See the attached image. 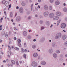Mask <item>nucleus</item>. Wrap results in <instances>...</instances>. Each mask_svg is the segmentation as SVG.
I'll use <instances>...</instances> for the list:
<instances>
[{
	"instance_id": "nucleus-46",
	"label": "nucleus",
	"mask_w": 67,
	"mask_h": 67,
	"mask_svg": "<svg viewBox=\"0 0 67 67\" xmlns=\"http://www.w3.org/2000/svg\"><path fill=\"white\" fill-rule=\"evenodd\" d=\"M35 18H37L38 17V15L37 14L35 15Z\"/></svg>"
},
{
	"instance_id": "nucleus-54",
	"label": "nucleus",
	"mask_w": 67,
	"mask_h": 67,
	"mask_svg": "<svg viewBox=\"0 0 67 67\" xmlns=\"http://www.w3.org/2000/svg\"><path fill=\"white\" fill-rule=\"evenodd\" d=\"M11 4H10L9 6V8H11Z\"/></svg>"
},
{
	"instance_id": "nucleus-16",
	"label": "nucleus",
	"mask_w": 67,
	"mask_h": 67,
	"mask_svg": "<svg viewBox=\"0 0 67 67\" xmlns=\"http://www.w3.org/2000/svg\"><path fill=\"white\" fill-rule=\"evenodd\" d=\"M23 35L24 36H27V32L25 31L23 32Z\"/></svg>"
},
{
	"instance_id": "nucleus-17",
	"label": "nucleus",
	"mask_w": 67,
	"mask_h": 67,
	"mask_svg": "<svg viewBox=\"0 0 67 67\" xmlns=\"http://www.w3.org/2000/svg\"><path fill=\"white\" fill-rule=\"evenodd\" d=\"M53 57H54V58H57L58 57L57 54L56 53H54L53 54Z\"/></svg>"
},
{
	"instance_id": "nucleus-15",
	"label": "nucleus",
	"mask_w": 67,
	"mask_h": 67,
	"mask_svg": "<svg viewBox=\"0 0 67 67\" xmlns=\"http://www.w3.org/2000/svg\"><path fill=\"white\" fill-rule=\"evenodd\" d=\"M60 4V2L59 1H57L55 2V4L56 5H58Z\"/></svg>"
},
{
	"instance_id": "nucleus-8",
	"label": "nucleus",
	"mask_w": 67,
	"mask_h": 67,
	"mask_svg": "<svg viewBox=\"0 0 67 67\" xmlns=\"http://www.w3.org/2000/svg\"><path fill=\"white\" fill-rule=\"evenodd\" d=\"M19 11L20 13H23L24 9L23 7H20L19 8Z\"/></svg>"
},
{
	"instance_id": "nucleus-59",
	"label": "nucleus",
	"mask_w": 67,
	"mask_h": 67,
	"mask_svg": "<svg viewBox=\"0 0 67 67\" xmlns=\"http://www.w3.org/2000/svg\"><path fill=\"white\" fill-rule=\"evenodd\" d=\"M2 40H0V43H2Z\"/></svg>"
},
{
	"instance_id": "nucleus-41",
	"label": "nucleus",
	"mask_w": 67,
	"mask_h": 67,
	"mask_svg": "<svg viewBox=\"0 0 67 67\" xmlns=\"http://www.w3.org/2000/svg\"><path fill=\"white\" fill-rule=\"evenodd\" d=\"M61 19H59L57 21V22H58L59 23H60V22H61Z\"/></svg>"
},
{
	"instance_id": "nucleus-6",
	"label": "nucleus",
	"mask_w": 67,
	"mask_h": 67,
	"mask_svg": "<svg viewBox=\"0 0 67 67\" xmlns=\"http://www.w3.org/2000/svg\"><path fill=\"white\" fill-rule=\"evenodd\" d=\"M58 19H59V17L57 16H54L53 18V20L54 21H56L58 20Z\"/></svg>"
},
{
	"instance_id": "nucleus-58",
	"label": "nucleus",
	"mask_w": 67,
	"mask_h": 67,
	"mask_svg": "<svg viewBox=\"0 0 67 67\" xmlns=\"http://www.w3.org/2000/svg\"><path fill=\"white\" fill-rule=\"evenodd\" d=\"M41 0H38V2H41Z\"/></svg>"
},
{
	"instance_id": "nucleus-19",
	"label": "nucleus",
	"mask_w": 67,
	"mask_h": 67,
	"mask_svg": "<svg viewBox=\"0 0 67 67\" xmlns=\"http://www.w3.org/2000/svg\"><path fill=\"white\" fill-rule=\"evenodd\" d=\"M49 10H53V6L52 5H50L49 6Z\"/></svg>"
},
{
	"instance_id": "nucleus-18",
	"label": "nucleus",
	"mask_w": 67,
	"mask_h": 67,
	"mask_svg": "<svg viewBox=\"0 0 67 67\" xmlns=\"http://www.w3.org/2000/svg\"><path fill=\"white\" fill-rule=\"evenodd\" d=\"M63 10L64 12H67V8L66 7H64L63 9Z\"/></svg>"
},
{
	"instance_id": "nucleus-51",
	"label": "nucleus",
	"mask_w": 67,
	"mask_h": 67,
	"mask_svg": "<svg viewBox=\"0 0 67 67\" xmlns=\"http://www.w3.org/2000/svg\"><path fill=\"white\" fill-rule=\"evenodd\" d=\"M4 13L5 14V15H7V14H6V12L5 11L4 12Z\"/></svg>"
},
{
	"instance_id": "nucleus-5",
	"label": "nucleus",
	"mask_w": 67,
	"mask_h": 67,
	"mask_svg": "<svg viewBox=\"0 0 67 67\" xmlns=\"http://www.w3.org/2000/svg\"><path fill=\"white\" fill-rule=\"evenodd\" d=\"M49 14V12L47 11L44 12L43 13V15L44 17H47Z\"/></svg>"
},
{
	"instance_id": "nucleus-43",
	"label": "nucleus",
	"mask_w": 67,
	"mask_h": 67,
	"mask_svg": "<svg viewBox=\"0 0 67 67\" xmlns=\"http://www.w3.org/2000/svg\"><path fill=\"white\" fill-rule=\"evenodd\" d=\"M16 64L18 66H19V62H18V61H16Z\"/></svg>"
},
{
	"instance_id": "nucleus-14",
	"label": "nucleus",
	"mask_w": 67,
	"mask_h": 67,
	"mask_svg": "<svg viewBox=\"0 0 67 67\" xmlns=\"http://www.w3.org/2000/svg\"><path fill=\"white\" fill-rule=\"evenodd\" d=\"M41 64L42 65H45L46 64V62L45 61H42L41 62Z\"/></svg>"
},
{
	"instance_id": "nucleus-9",
	"label": "nucleus",
	"mask_w": 67,
	"mask_h": 67,
	"mask_svg": "<svg viewBox=\"0 0 67 67\" xmlns=\"http://www.w3.org/2000/svg\"><path fill=\"white\" fill-rule=\"evenodd\" d=\"M55 14L57 16H60L62 15V14L61 13L59 12H57L55 13Z\"/></svg>"
},
{
	"instance_id": "nucleus-30",
	"label": "nucleus",
	"mask_w": 67,
	"mask_h": 67,
	"mask_svg": "<svg viewBox=\"0 0 67 67\" xmlns=\"http://www.w3.org/2000/svg\"><path fill=\"white\" fill-rule=\"evenodd\" d=\"M2 35H5V32L4 31H2Z\"/></svg>"
},
{
	"instance_id": "nucleus-11",
	"label": "nucleus",
	"mask_w": 67,
	"mask_h": 67,
	"mask_svg": "<svg viewBox=\"0 0 67 67\" xmlns=\"http://www.w3.org/2000/svg\"><path fill=\"white\" fill-rule=\"evenodd\" d=\"M21 20V18L20 16H18L16 18V20L18 22H20Z\"/></svg>"
},
{
	"instance_id": "nucleus-42",
	"label": "nucleus",
	"mask_w": 67,
	"mask_h": 67,
	"mask_svg": "<svg viewBox=\"0 0 67 67\" xmlns=\"http://www.w3.org/2000/svg\"><path fill=\"white\" fill-rule=\"evenodd\" d=\"M31 18H32V17H31V16H29L28 17V19L29 20H30Z\"/></svg>"
},
{
	"instance_id": "nucleus-57",
	"label": "nucleus",
	"mask_w": 67,
	"mask_h": 67,
	"mask_svg": "<svg viewBox=\"0 0 67 67\" xmlns=\"http://www.w3.org/2000/svg\"><path fill=\"white\" fill-rule=\"evenodd\" d=\"M10 66H11V67H12L13 66V64H10Z\"/></svg>"
},
{
	"instance_id": "nucleus-32",
	"label": "nucleus",
	"mask_w": 67,
	"mask_h": 67,
	"mask_svg": "<svg viewBox=\"0 0 67 67\" xmlns=\"http://www.w3.org/2000/svg\"><path fill=\"white\" fill-rule=\"evenodd\" d=\"M64 45L65 46H67V41H66L64 42Z\"/></svg>"
},
{
	"instance_id": "nucleus-44",
	"label": "nucleus",
	"mask_w": 67,
	"mask_h": 67,
	"mask_svg": "<svg viewBox=\"0 0 67 67\" xmlns=\"http://www.w3.org/2000/svg\"><path fill=\"white\" fill-rule=\"evenodd\" d=\"M8 49H9V50H11V47H10V46H8Z\"/></svg>"
},
{
	"instance_id": "nucleus-55",
	"label": "nucleus",
	"mask_w": 67,
	"mask_h": 67,
	"mask_svg": "<svg viewBox=\"0 0 67 67\" xmlns=\"http://www.w3.org/2000/svg\"><path fill=\"white\" fill-rule=\"evenodd\" d=\"M14 29L15 30H17L16 28V27H14Z\"/></svg>"
},
{
	"instance_id": "nucleus-45",
	"label": "nucleus",
	"mask_w": 67,
	"mask_h": 67,
	"mask_svg": "<svg viewBox=\"0 0 67 67\" xmlns=\"http://www.w3.org/2000/svg\"><path fill=\"white\" fill-rule=\"evenodd\" d=\"M59 23H58V22H57V26H58L59 25Z\"/></svg>"
},
{
	"instance_id": "nucleus-61",
	"label": "nucleus",
	"mask_w": 67,
	"mask_h": 67,
	"mask_svg": "<svg viewBox=\"0 0 67 67\" xmlns=\"http://www.w3.org/2000/svg\"><path fill=\"white\" fill-rule=\"evenodd\" d=\"M28 31L29 32H31V30H28Z\"/></svg>"
},
{
	"instance_id": "nucleus-31",
	"label": "nucleus",
	"mask_w": 67,
	"mask_h": 67,
	"mask_svg": "<svg viewBox=\"0 0 67 67\" xmlns=\"http://www.w3.org/2000/svg\"><path fill=\"white\" fill-rule=\"evenodd\" d=\"M15 49L17 51H19V48H18L17 47H15Z\"/></svg>"
},
{
	"instance_id": "nucleus-35",
	"label": "nucleus",
	"mask_w": 67,
	"mask_h": 67,
	"mask_svg": "<svg viewBox=\"0 0 67 67\" xmlns=\"http://www.w3.org/2000/svg\"><path fill=\"white\" fill-rule=\"evenodd\" d=\"M27 37L28 39H31V36L30 35H29Z\"/></svg>"
},
{
	"instance_id": "nucleus-53",
	"label": "nucleus",
	"mask_w": 67,
	"mask_h": 67,
	"mask_svg": "<svg viewBox=\"0 0 67 67\" xmlns=\"http://www.w3.org/2000/svg\"><path fill=\"white\" fill-rule=\"evenodd\" d=\"M37 8L38 9H40V6L39 5H38V7H37Z\"/></svg>"
},
{
	"instance_id": "nucleus-56",
	"label": "nucleus",
	"mask_w": 67,
	"mask_h": 67,
	"mask_svg": "<svg viewBox=\"0 0 67 67\" xmlns=\"http://www.w3.org/2000/svg\"><path fill=\"white\" fill-rule=\"evenodd\" d=\"M64 32V33H65V32H66V31H65V30H63V31H62V32Z\"/></svg>"
},
{
	"instance_id": "nucleus-1",
	"label": "nucleus",
	"mask_w": 67,
	"mask_h": 67,
	"mask_svg": "<svg viewBox=\"0 0 67 67\" xmlns=\"http://www.w3.org/2000/svg\"><path fill=\"white\" fill-rule=\"evenodd\" d=\"M62 37V34L60 33H59L55 37V39H58L59 37Z\"/></svg>"
},
{
	"instance_id": "nucleus-39",
	"label": "nucleus",
	"mask_w": 67,
	"mask_h": 67,
	"mask_svg": "<svg viewBox=\"0 0 67 67\" xmlns=\"http://www.w3.org/2000/svg\"><path fill=\"white\" fill-rule=\"evenodd\" d=\"M44 26H42L41 27V30H44Z\"/></svg>"
},
{
	"instance_id": "nucleus-63",
	"label": "nucleus",
	"mask_w": 67,
	"mask_h": 67,
	"mask_svg": "<svg viewBox=\"0 0 67 67\" xmlns=\"http://www.w3.org/2000/svg\"><path fill=\"white\" fill-rule=\"evenodd\" d=\"M53 25H51L50 26L51 28H52V27H53Z\"/></svg>"
},
{
	"instance_id": "nucleus-62",
	"label": "nucleus",
	"mask_w": 67,
	"mask_h": 67,
	"mask_svg": "<svg viewBox=\"0 0 67 67\" xmlns=\"http://www.w3.org/2000/svg\"><path fill=\"white\" fill-rule=\"evenodd\" d=\"M19 7H18V6H17V7H16V9H19Z\"/></svg>"
},
{
	"instance_id": "nucleus-50",
	"label": "nucleus",
	"mask_w": 67,
	"mask_h": 67,
	"mask_svg": "<svg viewBox=\"0 0 67 67\" xmlns=\"http://www.w3.org/2000/svg\"><path fill=\"white\" fill-rule=\"evenodd\" d=\"M59 60H63V59L62 58H60L59 59Z\"/></svg>"
},
{
	"instance_id": "nucleus-47",
	"label": "nucleus",
	"mask_w": 67,
	"mask_h": 67,
	"mask_svg": "<svg viewBox=\"0 0 67 67\" xmlns=\"http://www.w3.org/2000/svg\"><path fill=\"white\" fill-rule=\"evenodd\" d=\"M6 61L8 63H9V60L8 59H7Z\"/></svg>"
},
{
	"instance_id": "nucleus-23",
	"label": "nucleus",
	"mask_w": 67,
	"mask_h": 67,
	"mask_svg": "<svg viewBox=\"0 0 67 67\" xmlns=\"http://www.w3.org/2000/svg\"><path fill=\"white\" fill-rule=\"evenodd\" d=\"M21 5L22 6L24 7L26 5L25 3L24 2H22L21 3Z\"/></svg>"
},
{
	"instance_id": "nucleus-21",
	"label": "nucleus",
	"mask_w": 67,
	"mask_h": 67,
	"mask_svg": "<svg viewBox=\"0 0 67 67\" xmlns=\"http://www.w3.org/2000/svg\"><path fill=\"white\" fill-rule=\"evenodd\" d=\"M11 52L10 51H9L8 52V57H10V55H11Z\"/></svg>"
},
{
	"instance_id": "nucleus-20",
	"label": "nucleus",
	"mask_w": 67,
	"mask_h": 67,
	"mask_svg": "<svg viewBox=\"0 0 67 67\" xmlns=\"http://www.w3.org/2000/svg\"><path fill=\"white\" fill-rule=\"evenodd\" d=\"M53 49H50L48 50V52L50 54H52V53H53Z\"/></svg>"
},
{
	"instance_id": "nucleus-38",
	"label": "nucleus",
	"mask_w": 67,
	"mask_h": 67,
	"mask_svg": "<svg viewBox=\"0 0 67 67\" xmlns=\"http://www.w3.org/2000/svg\"><path fill=\"white\" fill-rule=\"evenodd\" d=\"M54 0H49L50 2V3H53L54 2Z\"/></svg>"
},
{
	"instance_id": "nucleus-60",
	"label": "nucleus",
	"mask_w": 67,
	"mask_h": 67,
	"mask_svg": "<svg viewBox=\"0 0 67 67\" xmlns=\"http://www.w3.org/2000/svg\"><path fill=\"white\" fill-rule=\"evenodd\" d=\"M37 11H38V9L36 8H35V9Z\"/></svg>"
},
{
	"instance_id": "nucleus-27",
	"label": "nucleus",
	"mask_w": 67,
	"mask_h": 67,
	"mask_svg": "<svg viewBox=\"0 0 67 67\" xmlns=\"http://www.w3.org/2000/svg\"><path fill=\"white\" fill-rule=\"evenodd\" d=\"M13 65H14L15 64V62L13 60H12L11 61Z\"/></svg>"
},
{
	"instance_id": "nucleus-22",
	"label": "nucleus",
	"mask_w": 67,
	"mask_h": 67,
	"mask_svg": "<svg viewBox=\"0 0 67 67\" xmlns=\"http://www.w3.org/2000/svg\"><path fill=\"white\" fill-rule=\"evenodd\" d=\"M55 53H57V54H60V51L57 50L55 51Z\"/></svg>"
},
{
	"instance_id": "nucleus-48",
	"label": "nucleus",
	"mask_w": 67,
	"mask_h": 67,
	"mask_svg": "<svg viewBox=\"0 0 67 67\" xmlns=\"http://www.w3.org/2000/svg\"><path fill=\"white\" fill-rule=\"evenodd\" d=\"M5 36L6 37H8V34H6L5 35Z\"/></svg>"
},
{
	"instance_id": "nucleus-7",
	"label": "nucleus",
	"mask_w": 67,
	"mask_h": 67,
	"mask_svg": "<svg viewBox=\"0 0 67 67\" xmlns=\"http://www.w3.org/2000/svg\"><path fill=\"white\" fill-rule=\"evenodd\" d=\"M67 35H64L62 36V38L63 40H65L67 39Z\"/></svg>"
},
{
	"instance_id": "nucleus-12",
	"label": "nucleus",
	"mask_w": 67,
	"mask_h": 67,
	"mask_svg": "<svg viewBox=\"0 0 67 67\" xmlns=\"http://www.w3.org/2000/svg\"><path fill=\"white\" fill-rule=\"evenodd\" d=\"M2 2V4H5V6H6V7H8V4L7 3H6V1L5 0H3V1Z\"/></svg>"
},
{
	"instance_id": "nucleus-24",
	"label": "nucleus",
	"mask_w": 67,
	"mask_h": 67,
	"mask_svg": "<svg viewBox=\"0 0 67 67\" xmlns=\"http://www.w3.org/2000/svg\"><path fill=\"white\" fill-rule=\"evenodd\" d=\"M56 45V44L55 43V42H53L52 43V47H55V45Z\"/></svg>"
},
{
	"instance_id": "nucleus-28",
	"label": "nucleus",
	"mask_w": 67,
	"mask_h": 67,
	"mask_svg": "<svg viewBox=\"0 0 67 67\" xmlns=\"http://www.w3.org/2000/svg\"><path fill=\"white\" fill-rule=\"evenodd\" d=\"M33 4H32L31 6V10L32 11L33 10Z\"/></svg>"
},
{
	"instance_id": "nucleus-36",
	"label": "nucleus",
	"mask_w": 67,
	"mask_h": 67,
	"mask_svg": "<svg viewBox=\"0 0 67 67\" xmlns=\"http://www.w3.org/2000/svg\"><path fill=\"white\" fill-rule=\"evenodd\" d=\"M43 22V21L42 20H41L40 21V24H42Z\"/></svg>"
},
{
	"instance_id": "nucleus-34",
	"label": "nucleus",
	"mask_w": 67,
	"mask_h": 67,
	"mask_svg": "<svg viewBox=\"0 0 67 67\" xmlns=\"http://www.w3.org/2000/svg\"><path fill=\"white\" fill-rule=\"evenodd\" d=\"M18 46L20 47H22V45L20 43H19L18 44Z\"/></svg>"
},
{
	"instance_id": "nucleus-52",
	"label": "nucleus",
	"mask_w": 67,
	"mask_h": 67,
	"mask_svg": "<svg viewBox=\"0 0 67 67\" xmlns=\"http://www.w3.org/2000/svg\"><path fill=\"white\" fill-rule=\"evenodd\" d=\"M63 5L64 6L66 7V4L65 3H63Z\"/></svg>"
},
{
	"instance_id": "nucleus-2",
	"label": "nucleus",
	"mask_w": 67,
	"mask_h": 67,
	"mask_svg": "<svg viewBox=\"0 0 67 67\" xmlns=\"http://www.w3.org/2000/svg\"><path fill=\"white\" fill-rule=\"evenodd\" d=\"M54 16H55V14L53 13H50L49 15V17L51 19L53 18Z\"/></svg>"
},
{
	"instance_id": "nucleus-64",
	"label": "nucleus",
	"mask_w": 67,
	"mask_h": 67,
	"mask_svg": "<svg viewBox=\"0 0 67 67\" xmlns=\"http://www.w3.org/2000/svg\"><path fill=\"white\" fill-rule=\"evenodd\" d=\"M24 52H27V50L25 49L24 51Z\"/></svg>"
},
{
	"instance_id": "nucleus-3",
	"label": "nucleus",
	"mask_w": 67,
	"mask_h": 67,
	"mask_svg": "<svg viewBox=\"0 0 67 67\" xmlns=\"http://www.w3.org/2000/svg\"><path fill=\"white\" fill-rule=\"evenodd\" d=\"M37 65V63L35 62H33L31 64V66L33 67H36Z\"/></svg>"
},
{
	"instance_id": "nucleus-10",
	"label": "nucleus",
	"mask_w": 67,
	"mask_h": 67,
	"mask_svg": "<svg viewBox=\"0 0 67 67\" xmlns=\"http://www.w3.org/2000/svg\"><path fill=\"white\" fill-rule=\"evenodd\" d=\"M33 56L34 58H37L38 57V54L36 53H34L33 54Z\"/></svg>"
},
{
	"instance_id": "nucleus-25",
	"label": "nucleus",
	"mask_w": 67,
	"mask_h": 67,
	"mask_svg": "<svg viewBox=\"0 0 67 67\" xmlns=\"http://www.w3.org/2000/svg\"><path fill=\"white\" fill-rule=\"evenodd\" d=\"M36 45L34 44L32 46V48L33 49H35L36 48Z\"/></svg>"
},
{
	"instance_id": "nucleus-37",
	"label": "nucleus",
	"mask_w": 67,
	"mask_h": 67,
	"mask_svg": "<svg viewBox=\"0 0 67 67\" xmlns=\"http://www.w3.org/2000/svg\"><path fill=\"white\" fill-rule=\"evenodd\" d=\"M23 57H24V58L26 59V54H24Z\"/></svg>"
},
{
	"instance_id": "nucleus-26",
	"label": "nucleus",
	"mask_w": 67,
	"mask_h": 67,
	"mask_svg": "<svg viewBox=\"0 0 67 67\" xmlns=\"http://www.w3.org/2000/svg\"><path fill=\"white\" fill-rule=\"evenodd\" d=\"M10 15L11 18H12V17H13V14L12 13V12H10Z\"/></svg>"
},
{
	"instance_id": "nucleus-40",
	"label": "nucleus",
	"mask_w": 67,
	"mask_h": 67,
	"mask_svg": "<svg viewBox=\"0 0 67 67\" xmlns=\"http://www.w3.org/2000/svg\"><path fill=\"white\" fill-rule=\"evenodd\" d=\"M21 52H24V49H23V48H21Z\"/></svg>"
},
{
	"instance_id": "nucleus-49",
	"label": "nucleus",
	"mask_w": 67,
	"mask_h": 67,
	"mask_svg": "<svg viewBox=\"0 0 67 67\" xmlns=\"http://www.w3.org/2000/svg\"><path fill=\"white\" fill-rule=\"evenodd\" d=\"M40 41L41 42H42L43 41V39H41L40 40Z\"/></svg>"
},
{
	"instance_id": "nucleus-13",
	"label": "nucleus",
	"mask_w": 67,
	"mask_h": 67,
	"mask_svg": "<svg viewBox=\"0 0 67 67\" xmlns=\"http://www.w3.org/2000/svg\"><path fill=\"white\" fill-rule=\"evenodd\" d=\"M44 9L45 10L47 11L48 10V7L47 5H45L44 6Z\"/></svg>"
},
{
	"instance_id": "nucleus-29",
	"label": "nucleus",
	"mask_w": 67,
	"mask_h": 67,
	"mask_svg": "<svg viewBox=\"0 0 67 67\" xmlns=\"http://www.w3.org/2000/svg\"><path fill=\"white\" fill-rule=\"evenodd\" d=\"M46 24L48 25H49V21H46Z\"/></svg>"
},
{
	"instance_id": "nucleus-33",
	"label": "nucleus",
	"mask_w": 67,
	"mask_h": 67,
	"mask_svg": "<svg viewBox=\"0 0 67 67\" xmlns=\"http://www.w3.org/2000/svg\"><path fill=\"white\" fill-rule=\"evenodd\" d=\"M18 44L20 43H21V40L20 39H18Z\"/></svg>"
},
{
	"instance_id": "nucleus-4",
	"label": "nucleus",
	"mask_w": 67,
	"mask_h": 67,
	"mask_svg": "<svg viewBox=\"0 0 67 67\" xmlns=\"http://www.w3.org/2000/svg\"><path fill=\"white\" fill-rule=\"evenodd\" d=\"M60 26L61 28L62 29H64L66 27V24L64 23H62L61 24Z\"/></svg>"
}]
</instances>
